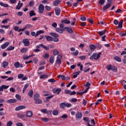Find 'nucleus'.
<instances>
[{"label": "nucleus", "mask_w": 126, "mask_h": 126, "mask_svg": "<svg viewBox=\"0 0 126 126\" xmlns=\"http://www.w3.org/2000/svg\"><path fill=\"white\" fill-rule=\"evenodd\" d=\"M45 8L46 10H48V11H50V10L52 9V8L51 7V6H48V5L45 6Z\"/></svg>", "instance_id": "54"}, {"label": "nucleus", "mask_w": 126, "mask_h": 126, "mask_svg": "<svg viewBox=\"0 0 126 126\" xmlns=\"http://www.w3.org/2000/svg\"><path fill=\"white\" fill-rule=\"evenodd\" d=\"M60 106L61 109H64L65 108V103L62 102L60 104Z\"/></svg>", "instance_id": "32"}, {"label": "nucleus", "mask_w": 126, "mask_h": 126, "mask_svg": "<svg viewBox=\"0 0 126 126\" xmlns=\"http://www.w3.org/2000/svg\"><path fill=\"white\" fill-rule=\"evenodd\" d=\"M42 121L44 122H49V118H42Z\"/></svg>", "instance_id": "62"}, {"label": "nucleus", "mask_w": 126, "mask_h": 126, "mask_svg": "<svg viewBox=\"0 0 126 126\" xmlns=\"http://www.w3.org/2000/svg\"><path fill=\"white\" fill-rule=\"evenodd\" d=\"M67 115L63 114L61 116V119H67Z\"/></svg>", "instance_id": "63"}, {"label": "nucleus", "mask_w": 126, "mask_h": 126, "mask_svg": "<svg viewBox=\"0 0 126 126\" xmlns=\"http://www.w3.org/2000/svg\"><path fill=\"white\" fill-rule=\"evenodd\" d=\"M15 97L18 101H21V96L19 94H16Z\"/></svg>", "instance_id": "40"}, {"label": "nucleus", "mask_w": 126, "mask_h": 126, "mask_svg": "<svg viewBox=\"0 0 126 126\" xmlns=\"http://www.w3.org/2000/svg\"><path fill=\"white\" fill-rule=\"evenodd\" d=\"M50 35L54 38H59V34L55 32H50Z\"/></svg>", "instance_id": "19"}, {"label": "nucleus", "mask_w": 126, "mask_h": 126, "mask_svg": "<svg viewBox=\"0 0 126 126\" xmlns=\"http://www.w3.org/2000/svg\"><path fill=\"white\" fill-rule=\"evenodd\" d=\"M42 48L44 49V50H46V51H49L50 50V47H48L46 46H45L43 45H41Z\"/></svg>", "instance_id": "41"}, {"label": "nucleus", "mask_w": 126, "mask_h": 126, "mask_svg": "<svg viewBox=\"0 0 126 126\" xmlns=\"http://www.w3.org/2000/svg\"><path fill=\"white\" fill-rule=\"evenodd\" d=\"M80 19L81 21H86V17L85 16H81Z\"/></svg>", "instance_id": "48"}, {"label": "nucleus", "mask_w": 126, "mask_h": 126, "mask_svg": "<svg viewBox=\"0 0 126 126\" xmlns=\"http://www.w3.org/2000/svg\"><path fill=\"white\" fill-rule=\"evenodd\" d=\"M27 51H28V49H27V48H23L21 51V53H23L24 54H25V53H26V52H27Z\"/></svg>", "instance_id": "36"}, {"label": "nucleus", "mask_w": 126, "mask_h": 126, "mask_svg": "<svg viewBox=\"0 0 126 126\" xmlns=\"http://www.w3.org/2000/svg\"><path fill=\"white\" fill-rule=\"evenodd\" d=\"M52 114L54 116H58L59 114V111H58V110H53Z\"/></svg>", "instance_id": "33"}, {"label": "nucleus", "mask_w": 126, "mask_h": 126, "mask_svg": "<svg viewBox=\"0 0 126 126\" xmlns=\"http://www.w3.org/2000/svg\"><path fill=\"white\" fill-rule=\"evenodd\" d=\"M64 29H66L68 33H70L71 34V33H73V30H72V29L70 27H65Z\"/></svg>", "instance_id": "14"}, {"label": "nucleus", "mask_w": 126, "mask_h": 126, "mask_svg": "<svg viewBox=\"0 0 126 126\" xmlns=\"http://www.w3.org/2000/svg\"><path fill=\"white\" fill-rule=\"evenodd\" d=\"M124 22V21L123 20H121L119 23H118V28H123V23Z\"/></svg>", "instance_id": "28"}, {"label": "nucleus", "mask_w": 126, "mask_h": 126, "mask_svg": "<svg viewBox=\"0 0 126 126\" xmlns=\"http://www.w3.org/2000/svg\"><path fill=\"white\" fill-rule=\"evenodd\" d=\"M23 43L25 47H28V46L30 45V41H29V39L27 38L24 39L23 40Z\"/></svg>", "instance_id": "6"}, {"label": "nucleus", "mask_w": 126, "mask_h": 126, "mask_svg": "<svg viewBox=\"0 0 126 126\" xmlns=\"http://www.w3.org/2000/svg\"><path fill=\"white\" fill-rule=\"evenodd\" d=\"M48 82H51L52 83H54V82H56V80L54 79H50L48 80Z\"/></svg>", "instance_id": "55"}, {"label": "nucleus", "mask_w": 126, "mask_h": 126, "mask_svg": "<svg viewBox=\"0 0 126 126\" xmlns=\"http://www.w3.org/2000/svg\"><path fill=\"white\" fill-rule=\"evenodd\" d=\"M62 1V0H56L53 1V5L54 6H58L60 3H61V2Z\"/></svg>", "instance_id": "8"}, {"label": "nucleus", "mask_w": 126, "mask_h": 126, "mask_svg": "<svg viewBox=\"0 0 126 126\" xmlns=\"http://www.w3.org/2000/svg\"><path fill=\"white\" fill-rule=\"evenodd\" d=\"M9 45V42H6L1 46V48L2 49V50H3L5 49L6 47H8Z\"/></svg>", "instance_id": "10"}, {"label": "nucleus", "mask_w": 126, "mask_h": 126, "mask_svg": "<svg viewBox=\"0 0 126 126\" xmlns=\"http://www.w3.org/2000/svg\"><path fill=\"white\" fill-rule=\"evenodd\" d=\"M16 102H17V100H16V99H10L7 101V103H8L9 104L16 103Z\"/></svg>", "instance_id": "15"}, {"label": "nucleus", "mask_w": 126, "mask_h": 126, "mask_svg": "<svg viewBox=\"0 0 126 126\" xmlns=\"http://www.w3.org/2000/svg\"><path fill=\"white\" fill-rule=\"evenodd\" d=\"M32 27H33V25H31V24H27L25 27L26 29H28L29 28H32Z\"/></svg>", "instance_id": "38"}, {"label": "nucleus", "mask_w": 126, "mask_h": 126, "mask_svg": "<svg viewBox=\"0 0 126 126\" xmlns=\"http://www.w3.org/2000/svg\"><path fill=\"white\" fill-rule=\"evenodd\" d=\"M29 96L31 97H33V90H31L29 92Z\"/></svg>", "instance_id": "44"}, {"label": "nucleus", "mask_w": 126, "mask_h": 126, "mask_svg": "<svg viewBox=\"0 0 126 126\" xmlns=\"http://www.w3.org/2000/svg\"><path fill=\"white\" fill-rule=\"evenodd\" d=\"M29 15L31 17H32V16H36V13H35L34 10H31L29 13Z\"/></svg>", "instance_id": "25"}, {"label": "nucleus", "mask_w": 126, "mask_h": 126, "mask_svg": "<svg viewBox=\"0 0 126 126\" xmlns=\"http://www.w3.org/2000/svg\"><path fill=\"white\" fill-rule=\"evenodd\" d=\"M48 77H49V75L46 74H42L39 76L40 79H43V78H48Z\"/></svg>", "instance_id": "30"}, {"label": "nucleus", "mask_w": 126, "mask_h": 126, "mask_svg": "<svg viewBox=\"0 0 126 126\" xmlns=\"http://www.w3.org/2000/svg\"><path fill=\"white\" fill-rule=\"evenodd\" d=\"M59 51H58L57 49H55L53 51V55H54V56H57L59 55Z\"/></svg>", "instance_id": "42"}, {"label": "nucleus", "mask_w": 126, "mask_h": 126, "mask_svg": "<svg viewBox=\"0 0 126 126\" xmlns=\"http://www.w3.org/2000/svg\"><path fill=\"white\" fill-rule=\"evenodd\" d=\"M33 99L34 100H37L38 99H40V95H39V94L37 93L34 94L33 95Z\"/></svg>", "instance_id": "23"}, {"label": "nucleus", "mask_w": 126, "mask_h": 126, "mask_svg": "<svg viewBox=\"0 0 126 126\" xmlns=\"http://www.w3.org/2000/svg\"><path fill=\"white\" fill-rule=\"evenodd\" d=\"M79 24H80V26H82V27L86 26V22H80Z\"/></svg>", "instance_id": "49"}, {"label": "nucleus", "mask_w": 126, "mask_h": 126, "mask_svg": "<svg viewBox=\"0 0 126 126\" xmlns=\"http://www.w3.org/2000/svg\"><path fill=\"white\" fill-rule=\"evenodd\" d=\"M70 92H71V91L67 90H64V94H69V95H70Z\"/></svg>", "instance_id": "58"}, {"label": "nucleus", "mask_w": 126, "mask_h": 126, "mask_svg": "<svg viewBox=\"0 0 126 126\" xmlns=\"http://www.w3.org/2000/svg\"><path fill=\"white\" fill-rule=\"evenodd\" d=\"M96 47L98 48V49H102V45L99 43H96Z\"/></svg>", "instance_id": "53"}, {"label": "nucleus", "mask_w": 126, "mask_h": 126, "mask_svg": "<svg viewBox=\"0 0 126 126\" xmlns=\"http://www.w3.org/2000/svg\"><path fill=\"white\" fill-rule=\"evenodd\" d=\"M54 60L55 58H54V57H51L50 59V63H54Z\"/></svg>", "instance_id": "57"}, {"label": "nucleus", "mask_w": 126, "mask_h": 126, "mask_svg": "<svg viewBox=\"0 0 126 126\" xmlns=\"http://www.w3.org/2000/svg\"><path fill=\"white\" fill-rule=\"evenodd\" d=\"M76 118H77V119H81V118H82V113L79 112H77L76 114Z\"/></svg>", "instance_id": "16"}, {"label": "nucleus", "mask_w": 126, "mask_h": 126, "mask_svg": "<svg viewBox=\"0 0 126 126\" xmlns=\"http://www.w3.org/2000/svg\"><path fill=\"white\" fill-rule=\"evenodd\" d=\"M107 70H112L113 71L118 70V68L115 66H112V64H109L106 66Z\"/></svg>", "instance_id": "3"}, {"label": "nucleus", "mask_w": 126, "mask_h": 126, "mask_svg": "<svg viewBox=\"0 0 126 126\" xmlns=\"http://www.w3.org/2000/svg\"><path fill=\"white\" fill-rule=\"evenodd\" d=\"M61 22L62 23H64L65 24H69L70 23V21L67 20L66 19L62 20Z\"/></svg>", "instance_id": "24"}, {"label": "nucleus", "mask_w": 126, "mask_h": 126, "mask_svg": "<svg viewBox=\"0 0 126 126\" xmlns=\"http://www.w3.org/2000/svg\"><path fill=\"white\" fill-rule=\"evenodd\" d=\"M98 2L101 5L104 4V3H105V0H99Z\"/></svg>", "instance_id": "64"}, {"label": "nucleus", "mask_w": 126, "mask_h": 126, "mask_svg": "<svg viewBox=\"0 0 126 126\" xmlns=\"http://www.w3.org/2000/svg\"><path fill=\"white\" fill-rule=\"evenodd\" d=\"M88 22H89L90 23H91V24H93V20H92V19L91 18H88Z\"/></svg>", "instance_id": "60"}, {"label": "nucleus", "mask_w": 126, "mask_h": 126, "mask_svg": "<svg viewBox=\"0 0 126 126\" xmlns=\"http://www.w3.org/2000/svg\"><path fill=\"white\" fill-rule=\"evenodd\" d=\"M113 23L115 25H118V24H119V21H118V20L115 19L114 20Z\"/></svg>", "instance_id": "61"}, {"label": "nucleus", "mask_w": 126, "mask_h": 126, "mask_svg": "<svg viewBox=\"0 0 126 126\" xmlns=\"http://www.w3.org/2000/svg\"><path fill=\"white\" fill-rule=\"evenodd\" d=\"M3 110H4L3 108L0 109V116H4V115H5L4 112H3V111H3Z\"/></svg>", "instance_id": "43"}, {"label": "nucleus", "mask_w": 126, "mask_h": 126, "mask_svg": "<svg viewBox=\"0 0 126 126\" xmlns=\"http://www.w3.org/2000/svg\"><path fill=\"white\" fill-rule=\"evenodd\" d=\"M56 31L58 33H59L60 34H62V33H63V29H61V28H57L56 29Z\"/></svg>", "instance_id": "21"}, {"label": "nucleus", "mask_w": 126, "mask_h": 126, "mask_svg": "<svg viewBox=\"0 0 126 126\" xmlns=\"http://www.w3.org/2000/svg\"><path fill=\"white\" fill-rule=\"evenodd\" d=\"M90 50L92 51L93 52L95 49H96V46L93 44H91L89 46Z\"/></svg>", "instance_id": "17"}, {"label": "nucleus", "mask_w": 126, "mask_h": 126, "mask_svg": "<svg viewBox=\"0 0 126 126\" xmlns=\"http://www.w3.org/2000/svg\"><path fill=\"white\" fill-rule=\"evenodd\" d=\"M25 108H26V106H25L24 105H20V106L17 107L15 108V111H19L20 110H23V109H25Z\"/></svg>", "instance_id": "11"}, {"label": "nucleus", "mask_w": 126, "mask_h": 126, "mask_svg": "<svg viewBox=\"0 0 126 126\" xmlns=\"http://www.w3.org/2000/svg\"><path fill=\"white\" fill-rule=\"evenodd\" d=\"M35 104L39 105V104H42L43 103V101L42 100L40 99V98H38L37 99H35Z\"/></svg>", "instance_id": "22"}, {"label": "nucleus", "mask_w": 126, "mask_h": 126, "mask_svg": "<svg viewBox=\"0 0 126 126\" xmlns=\"http://www.w3.org/2000/svg\"><path fill=\"white\" fill-rule=\"evenodd\" d=\"M26 115L28 118H32L33 113L32 111H29L27 112Z\"/></svg>", "instance_id": "18"}, {"label": "nucleus", "mask_w": 126, "mask_h": 126, "mask_svg": "<svg viewBox=\"0 0 126 126\" xmlns=\"http://www.w3.org/2000/svg\"><path fill=\"white\" fill-rule=\"evenodd\" d=\"M50 57V55L48 53H46L45 54L43 55V59H48Z\"/></svg>", "instance_id": "35"}, {"label": "nucleus", "mask_w": 126, "mask_h": 126, "mask_svg": "<svg viewBox=\"0 0 126 126\" xmlns=\"http://www.w3.org/2000/svg\"><path fill=\"white\" fill-rule=\"evenodd\" d=\"M58 78H60V77H61L62 80H65V76H64V75H59L58 76Z\"/></svg>", "instance_id": "37"}, {"label": "nucleus", "mask_w": 126, "mask_h": 126, "mask_svg": "<svg viewBox=\"0 0 126 126\" xmlns=\"http://www.w3.org/2000/svg\"><path fill=\"white\" fill-rule=\"evenodd\" d=\"M44 33V31H37L36 32V37H37V36H39V35H40V34H43Z\"/></svg>", "instance_id": "39"}, {"label": "nucleus", "mask_w": 126, "mask_h": 126, "mask_svg": "<svg viewBox=\"0 0 126 126\" xmlns=\"http://www.w3.org/2000/svg\"><path fill=\"white\" fill-rule=\"evenodd\" d=\"M91 86V83H89V82H87L86 83V84L84 85V86H85V87H87L85 90V91L84 92V93H87V92H88V90L90 89Z\"/></svg>", "instance_id": "5"}, {"label": "nucleus", "mask_w": 126, "mask_h": 126, "mask_svg": "<svg viewBox=\"0 0 126 126\" xmlns=\"http://www.w3.org/2000/svg\"><path fill=\"white\" fill-rule=\"evenodd\" d=\"M111 3H107L106 5H105L103 7V11H105L107 10V9H109L111 7Z\"/></svg>", "instance_id": "7"}, {"label": "nucleus", "mask_w": 126, "mask_h": 126, "mask_svg": "<svg viewBox=\"0 0 126 126\" xmlns=\"http://www.w3.org/2000/svg\"><path fill=\"white\" fill-rule=\"evenodd\" d=\"M17 117L18 118H24V117H25V115H24V114H21V113H18L17 114Z\"/></svg>", "instance_id": "46"}, {"label": "nucleus", "mask_w": 126, "mask_h": 126, "mask_svg": "<svg viewBox=\"0 0 126 126\" xmlns=\"http://www.w3.org/2000/svg\"><path fill=\"white\" fill-rule=\"evenodd\" d=\"M52 27H54V28H57V27L58 26V24H57V23L56 22H54L52 23Z\"/></svg>", "instance_id": "52"}, {"label": "nucleus", "mask_w": 126, "mask_h": 126, "mask_svg": "<svg viewBox=\"0 0 126 126\" xmlns=\"http://www.w3.org/2000/svg\"><path fill=\"white\" fill-rule=\"evenodd\" d=\"M28 86H29V84L27 83L26 84L24 87V89L23 90V93H25V91H26V89H27V88H28Z\"/></svg>", "instance_id": "27"}, {"label": "nucleus", "mask_w": 126, "mask_h": 126, "mask_svg": "<svg viewBox=\"0 0 126 126\" xmlns=\"http://www.w3.org/2000/svg\"><path fill=\"white\" fill-rule=\"evenodd\" d=\"M45 37L46 38V41H48V42L53 41L55 42V43H57V42H59V38H55L54 39V38L51 36L45 35Z\"/></svg>", "instance_id": "1"}, {"label": "nucleus", "mask_w": 126, "mask_h": 126, "mask_svg": "<svg viewBox=\"0 0 126 126\" xmlns=\"http://www.w3.org/2000/svg\"><path fill=\"white\" fill-rule=\"evenodd\" d=\"M102 55V53L99 52L98 54L94 53L90 58V60H98L100 58V56Z\"/></svg>", "instance_id": "2"}, {"label": "nucleus", "mask_w": 126, "mask_h": 126, "mask_svg": "<svg viewBox=\"0 0 126 126\" xmlns=\"http://www.w3.org/2000/svg\"><path fill=\"white\" fill-rule=\"evenodd\" d=\"M14 48H15L14 46H9L8 47H7L6 50L7 51H12V50H14Z\"/></svg>", "instance_id": "34"}, {"label": "nucleus", "mask_w": 126, "mask_h": 126, "mask_svg": "<svg viewBox=\"0 0 126 126\" xmlns=\"http://www.w3.org/2000/svg\"><path fill=\"white\" fill-rule=\"evenodd\" d=\"M34 4H35V2H34L33 1H30V2L29 3V6H31V7L33 6V5H34Z\"/></svg>", "instance_id": "45"}, {"label": "nucleus", "mask_w": 126, "mask_h": 126, "mask_svg": "<svg viewBox=\"0 0 126 126\" xmlns=\"http://www.w3.org/2000/svg\"><path fill=\"white\" fill-rule=\"evenodd\" d=\"M13 123L11 121H9L7 123L6 126H12Z\"/></svg>", "instance_id": "47"}, {"label": "nucleus", "mask_w": 126, "mask_h": 126, "mask_svg": "<svg viewBox=\"0 0 126 126\" xmlns=\"http://www.w3.org/2000/svg\"><path fill=\"white\" fill-rule=\"evenodd\" d=\"M61 59H62V55H58L57 57L56 63H61L62 61H61Z\"/></svg>", "instance_id": "12"}, {"label": "nucleus", "mask_w": 126, "mask_h": 126, "mask_svg": "<svg viewBox=\"0 0 126 126\" xmlns=\"http://www.w3.org/2000/svg\"><path fill=\"white\" fill-rule=\"evenodd\" d=\"M114 60L116 61V62H118V63H121L122 62V59L119 56H115L114 57Z\"/></svg>", "instance_id": "20"}, {"label": "nucleus", "mask_w": 126, "mask_h": 126, "mask_svg": "<svg viewBox=\"0 0 126 126\" xmlns=\"http://www.w3.org/2000/svg\"><path fill=\"white\" fill-rule=\"evenodd\" d=\"M106 30H104V31H100L98 32V34H99V36H103L104 34L106 33Z\"/></svg>", "instance_id": "29"}, {"label": "nucleus", "mask_w": 126, "mask_h": 126, "mask_svg": "<svg viewBox=\"0 0 126 126\" xmlns=\"http://www.w3.org/2000/svg\"><path fill=\"white\" fill-rule=\"evenodd\" d=\"M32 36H33V37H37V36H36V33L35 32H32L31 33Z\"/></svg>", "instance_id": "59"}, {"label": "nucleus", "mask_w": 126, "mask_h": 126, "mask_svg": "<svg viewBox=\"0 0 126 126\" xmlns=\"http://www.w3.org/2000/svg\"><path fill=\"white\" fill-rule=\"evenodd\" d=\"M55 14L57 16H59L60 14H61V9L59 7H56L55 8Z\"/></svg>", "instance_id": "9"}, {"label": "nucleus", "mask_w": 126, "mask_h": 126, "mask_svg": "<svg viewBox=\"0 0 126 126\" xmlns=\"http://www.w3.org/2000/svg\"><path fill=\"white\" fill-rule=\"evenodd\" d=\"M45 9V6L43 4H40L38 7V11L39 13L41 14L44 13V10Z\"/></svg>", "instance_id": "4"}, {"label": "nucleus", "mask_w": 126, "mask_h": 126, "mask_svg": "<svg viewBox=\"0 0 126 126\" xmlns=\"http://www.w3.org/2000/svg\"><path fill=\"white\" fill-rule=\"evenodd\" d=\"M0 5H1V6H3V7H8V6H9L8 4L4 3L2 2H0Z\"/></svg>", "instance_id": "26"}, {"label": "nucleus", "mask_w": 126, "mask_h": 126, "mask_svg": "<svg viewBox=\"0 0 126 126\" xmlns=\"http://www.w3.org/2000/svg\"><path fill=\"white\" fill-rule=\"evenodd\" d=\"M17 15L18 16H22V15H23V12H21V11L18 12Z\"/></svg>", "instance_id": "51"}, {"label": "nucleus", "mask_w": 126, "mask_h": 126, "mask_svg": "<svg viewBox=\"0 0 126 126\" xmlns=\"http://www.w3.org/2000/svg\"><path fill=\"white\" fill-rule=\"evenodd\" d=\"M84 121L85 122H86V123H87V124H88V123H89H89H90V121H89V118H88L87 117H84Z\"/></svg>", "instance_id": "50"}, {"label": "nucleus", "mask_w": 126, "mask_h": 126, "mask_svg": "<svg viewBox=\"0 0 126 126\" xmlns=\"http://www.w3.org/2000/svg\"><path fill=\"white\" fill-rule=\"evenodd\" d=\"M14 65H15V67H16L17 68L18 67H23V65H22V64H20V63H15Z\"/></svg>", "instance_id": "31"}, {"label": "nucleus", "mask_w": 126, "mask_h": 126, "mask_svg": "<svg viewBox=\"0 0 126 126\" xmlns=\"http://www.w3.org/2000/svg\"><path fill=\"white\" fill-rule=\"evenodd\" d=\"M53 92L54 93H57V94L58 95V94H60V93L61 92V91H62V89H54L52 90Z\"/></svg>", "instance_id": "13"}, {"label": "nucleus", "mask_w": 126, "mask_h": 126, "mask_svg": "<svg viewBox=\"0 0 126 126\" xmlns=\"http://www.w3.org/2000/svg\"><path fill=\"white\" fill-rule=\"evenodd\" d=\"M79 53L78 50H76L75 52L73 53L72 55L73 56H78Z\"/></svg>", "instance_id": "56"}]
</instances>
